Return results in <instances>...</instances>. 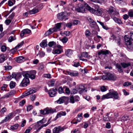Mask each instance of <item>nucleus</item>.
Instances as JSON below:
<instances>
[{
  "mask_svg": "<svg viewBox=\"0 0 133 133\" xmlns=\"http://www.w3.org/2000/svg\"><path fill=\"white\" fill-rule=\"evenodd\" d=\"M110 53L111 54V52L108 50H101L98 51V55H100L101 54L106 55Z\"/></svg>",
  "mask_w": 133,
  "mask_h": 133,
  "instance_id": "14",
  "label": "nucleus"
},
{
  "mask_svg": "<svg viewBox=\"0 0 133 133\" xmlns=\"http://www.w3.org/2000/svg\"><path fill=\"white\" fill-rule=\"evenodd\" d=\"M22 77V74L21 73H17L16 75L15 79L17 80L18 79Z\"/></svg>",
  "mask_w": 133,
  "mask_h": 133,
  "instance_id": "36",
  "label": "nucleus"
},
{
  "mask_svg": "<svg viewBox=\"0 0 133 133\" xmlns=\"http://www.w3.org/2000/svg\"><path fill=\"white\" fill-rule=\"evenodd\" d=\"M55 81L54 80H52L50 81L48 83L49 86L52 87L54 86L55 84Z\"/></svg>",
  "mask_w": 133,
  "mask_h": 133,
  "instance_id": "40",
  "label": "nucleus"
},
{
  "mask_svg": "<svg viewBox=\"0 0 133 133\" xmlns=\"http://www.w3.org/2000/svg\"><path fill=\"white\" fill-rule=\"evenodd\" d=\"M128 15L130 17H133V10H130L128 12Z\"/></svg>",
  "mask_w": 133,
  "mask_h": 133,
  "instance_id": "44",
  "label": "nucleus"
},
{
  "mask_svg": "<svg viewBox=\"0 0 133 133\" xmlns=\"http://www.w3.org/2000/svg\"><path fill=\"white\" fill-rule=\"evenodd\" d=\"M43 119L42 120L37 122V124L35 125V127H39V126L44 123L45 122H43Z\"/></svg>",
  "mask_w": 133,
  "mask_h": 133,
  "instance_id": "28",
  "label": "nucleus"
},
{
  "mask_svg": "<svg viewBox=\"0 0 133 133\" xmlns=\"http://www.w3.org/2000/svg\"><path fill=\"white\" fill-rule=\"evenodd\" d=\"M63 102L65 103V104H67L68 103L69 98L68 97H63Z\"/></svg>",
  "mask_w": 133,
  "mask_h": 133,
  "instance_id": "32",
  "label": "nucleus"
},
{
  "mask_svg": "<svg viewBox=\"0 0 133 133\" xmlns=\"http://www.w3.org/2000/svg\"><path fill=\"white\" fill-rule=\"evenodd\" d=\"M130 37L133 40V31L130 32L129 34Z\"/></svg>",
  "mask_w": 133,
  "mask_h": 133,
  "instance_id": "64",
  "label": "nucleus"
},
{
  "mask_svg": "<svg viewBox=\"0 0 133 133\" xmlns=\"http://www.w3.org/2000/svg\"><path fill=\"white\" fill-rule=\"evenodd\" d=\"M11 22V20L10 19H7L5 21V23L6 25H8Z\"/></svg>",
  "mask_w": 133,
  "mask_h": 133,
  "instance_id": "48",
  "label": "nucleus"
},
{
  "mask_svg": "<svg viewBox=\"0 0 133 133\" xmlns=\"http://www.w3.org/2000/svg\"><path fill=\"white\" fill-rule=\"evenodd\" d=\"M63 52V51L62 49H56L55 50H52V53L54 54H59Z\"/></svg>",
  "mask_w": 133,
  "mask_h": 133,
  "instance_id": "20",
  "label": "nucleus"
},
{
  "mask_svg": "<svg viewBox=\"0 0 133 133\" xmlns=\"http://www.w3.org/2000/svg\"><path fill=\"white\" fill-rule=\"evenodd\" d=\"M24 44V42L23 41H22L21 42L19 43L18 45L15 47L16 48L18 49L19 47L22 46Z\"/></svg>",
  "mask_w": 133,
  "mask_h": 133,
  "instance_id": "46",
  "label": "nucleus"
},
{
  "mask_svg": "<svg viewBox=\"0 0 133 133\" xmlns=\"http://www.w3.org/2000/svg\"><path fill=\"white\" fill-rule=\"evenodd\" d=\"M86 4L88 5V4L84 3V2L82 4L79 3L75 8V10L78 12L83 13L85 12V9L88 10V9L87 8L88 6Z\"/></svg>",
  "mask_w": 133,
  "mask_h": 133,
  "instance_id": "3",
  "label": "nucleus"
},
{
  "mask_svg": "<svg viewBox=\"0 0 133 133\" xmlns=\"http://www.w3.org/2000/svg\"><path fill=\"white\" fill-rule=\"evenodd\" d=\"M91 33L88 30H87L85 32V35L86 36L88 37L90 35Z\"/></svg>",
  "mask_w": 133,
  "mask_h": 133,
  "instance_id": "47",
  "label": "nucleus"
},
{
  "mask_svg": "<svg viewBox=\"0 0 133 133\" xmlns=\"http://www.w3.org/2000/svg\"><path fill=\"white\" fill-rule=\"evenodd\" d=\"M56 111L55 110H53L51 108H46L43 110H41L40 113L41 114L45 115L50 113H53Z\"/></svg>",
  "mask_w": 133,
  "mask_h": 133,
  "instance_id": "5",
  "label": "nucleus"
},
{
  "mask_svg": "<svg viewBox=\"0 0 133 133\" xmlns=\"http://www.w3.org/2000/svg\"><path fill=\"white\" fill-rule=\"evenodd\" d=\"M32 106L31 105H29L27 107L26 110L28 111H29L32 109Z\"/></svg>",
  "mask_w": 133,
  "mask_h": 133,
  "instance_id": "56",
  "label": "nucleus"
},
{
  "mask_svg": "<svg viewBox=\"0 0 133 133\" xmlns=\"http://www.w3.org/2000/svg\"><path fill=\"white\" fill-rule=\"evenodd\" d=\"M16 39V38L15 37V36L14 35L13 36H10L9 38L8 41L9 42H11L12 41L15 40Z\"/></svg>",
  "mask_w": 133,
  "mask_h": 133,
  "instance_id": "33",
  "label": "nucleus"
},
{
  "mask_svg": "<svg viewBox=\"0 0 133 133\" xmlns=\"http://www.w3.org/2000/svg\"><path fill=\"white\" fill-rule=\"evenodd\" d=\"M12 114L11 113H9L6 116L4 119L2 120V123L8 121L9 120H10L12 118Z\"/></svg>",
  "mask_w": 133,
  "mask_h": 133,
  "instance_id": "12",
  "label": "nucleus"
},
{
  "mask_svg": "<svg viewBox=\"0 0 133 133\" xmlns=\"http://www.w3.org/2000/svg\"><path fill=\"white\" fill-rule=\"evenodd\" d=\"M49 94L50 97H53L55 96L56 93L52 90V89H51L49 90Z\"/></svg>",
  "mask_w": 133,
  "mask_h": 133,
  "instance_id": "29",
  "label": "nucleus"
},
{
  "mask_svg": "<svg viewBox=\"0 0 133 133\" xmlns=\"http://www.w3.org/2000/svg\"><path fill=\"white\" fill-rule=\"evenodd\" d=\"M24 31L25 32L26 34H29L31 32V30L28 29H24Z\"/></svg>",
  "mask_w": 133,
  "mask_h": 133,
  "instance_id": "55",
  "label": "nucleus"
},
{
  "mask_svg": "<svg viewBox=\"0 0 133 133\" xmlns=\"http://www.w3.org/2000/svg\"><path fill=\"white\" fill-rule=\"evenodd\" d=\"M15 83L13 81H11L10 84V87L11 89L15 87Z\"/></svg>",
  "mask_w": 133,
  "mask_h": 133,
  "instance_id": "35",
  "label": "nucleus"
},
{
  "mask_svg": "<svg viewBox=\"0 0 133 133\" xmlns=\"http://www.w3.org/2000/svg\"><path fill=\"white\" fill-rule=\"evenodd\" d=\"M61 24V23H57L55 25V27L52 28L53 30H54L55 32L59 30Z\"/></svg>",
  "mask_w": 133,
  "mask_h": 133,
  "instance_id": "16",
  "label": "nucleus"
},
{
  "mask_svg": "<svg viewBox=\"0 0 133 133\" xmlns=\"http://www.w3.org/2000/svg\"><path fill=\"white\" fill-rule=\"evenodd\" d=\"M15 13L14 12H12L8 17V18L12 19L15 16Z\"/></svg>",
  "mask_w": 133,
  "mask_h": 133,
  "instance_id": "52",
  "label": "nucleus"
},
{
  "mask_svg": "<svg viewBox=\"0 0 133 133\" xmlns=\"http://www.w3.org/2000/svg\"><path fill=\"white\" fill-rule=\"evenodd\" d=\"M125 42L128 48L130 50H133V40L127 35L124 36Z\"/></svg>",
  "mask_w": 133,
  "mask_h": 133,
  "instance_id": "4",
  "label": "nucleus"
},
{
  "mask_svg": "<svg viewBox=\"0 0 133 133\" xmlns=\"http://www.w3.org/2000/svg\"><path fill=\"white\" fill-rule=\"evenodd\" d=\"M72 54V51L71 49L67 50L65 51L66 55L68 57H70Z\"/></svg>",
  "mask_w": 133,
  "mask_h": 133,
  "instance_id": "25",
  "label": "nucleus"
},
{
  "mask_svg": "<svg viewBox=\"0 0 133 133\" xmlns=\"http://www.w3.org/2000/svg\"><path fill=\"white\" fill-rule=\"evenodd\" d=\"M65 128L64 127L58 126L54 128L52 130L53 133H60L64 131Z\"/></svg>",
  "mask_w": 133,
  "mask_h": 133,
  "instance_id": "6",
  "label": "nucleus"
},
{
  "mask_svg": "<svg viewBox=\"0 0 133 133\" xmlns=\"http://www.w3.org/2000/svg\"><path fill=\"white\" fill-rule=\"evenodd\" d=\"M88 21L89 22L90 26L91 28H94L96 25V23L91 18H89Z\"/></svg>",
  "mask_w": 133,
  "mask_h": 133,
  "instance_id": "15",
  "label": "nucleus"
},
{
  "mask_svg": "<svg viewBox=\"0 0 133 133\" xmlns=\"http://www.w3.org/2000/svg\"><path fill=\"white\" fill-rule=\"evenodd\" d=\"M8 85L6 84H3V86L1 87V90H2L4 91L5 90V88L8 87Z\"/></svg>",
  "mask_w": 133,
  "mask_h": 133,
  "instance_id": "51",
  "label": "nucleus"
},
{
  "mask_svg": "<svg viewBox=\"0 0 133 133\" xmlns=\"http://www.w3.org/2000/svg\"><path fill=\"white\" fill-rule=\"evenodd\" d=\"M56 44V42L54 41L50 42H49L48 44L49 46L50 47H51L54 45H55Z\"/></svg>",
  "mask_w": 133,
  "mask_h": 133,
  "instance_id": "41",
  "label": "nucleus"
},
{
  "mask_svg": "<svg viewBox=\"0 0 133 133\" xmlns=\"http://www.w3.org/2000/svg\"><path fill=\"white\" fill-rule=\"evenodd\" d=\"M102 79L103 80H108V77L107 76V74L105 75H103L102 76Z\"/></svg>",
  "mask_w": 133,
  "mask_h": 133,
  "instance_id": "58",
  "label": "nucleus"
},
{
  "mask_svg": "<svg viewBox=\"0 0 133 133\" xmlns=\"http://www.w3.org/2000/svg\"><path fill=\"white\" fill-rule=\"evenodd\" d=\"M63 100V97H60L56 102L58 103L61 104L64 103Z\"/></svg>",
  "mask_w": 133,
  "mask_h": 133,
  "instance_id": "42",
  "label": "nucleus"
},
{
  "mask_svg": "<svg viewBox=\"0 0 133 133\" xmlns=\"http://www.w3.org/2000/svg\"><path fill=\"white\" fill-rule=\"evenodd\" d=\"M58 92L59 94H62L63 92V88L60 87L58 89Z\"/></svg>",
  "mask_w": 133,
  "mask_h": 133,
  "instance_id": "60",
  "label": "nucleus"
},
{
  "mask_svg": "<svg viewBox=\"0 0 133 133\" xmlns=\"http://www.w3.org/2000/svg\"><path fill=\"white\" fill-rule=\"evenodd\" d=\"M66 73V74L69 75L73 77L77 76L78 74V73L77 71H74L72 72L67 71Z\"/></svg>",
  "mask_w": 133,
  "mask_h": 133,
  "instance_id": "17",
  "label": "nucleus"
},
{
  "mask_svg": "<svg viewBox=\"0 0 133 133\" xmlns=\"http://www.w3.org/2000/svg\"><path fill=\"white\" fill-rule=\"evenodd\" d=\"M115 10V9L112 6H111L109 7L108 10H107V12L110 15V16L112 15V14Z\"/></svg>",
  "mask_w": 133,
  "mask_h": 133,
  "instance_id": "19",
  "label": "nucleus"
},
{
  "mask_svg": "<svg viewBox=\"0 0 133 133\" xmlns=\"http://www.w3.org/2000/svg\"><path fill=\"white\" fill-rule=\"evenodd\" d=\"M128 117L127 116H124L122 117V120L124 121H126L128 119Z\"/></svg>",
  "mask_w": 133,
  "mask_h": 133,
  "instance_id": "61",
  "label": "nucleus"
},
{
  "mask_svg": "<svg viewBox=\"0 0 133 133\" xmlns=\"http://www.w3.org/2000/svg\"><path fill=\"white\" fill-rule=\"evenodd\" d=\"M121 65L122 66V67L124 68H127L129 66H131V63L130 62H128L127 63H121Z\"/></svg>",
  "mask_w": 133,
  "mask_h": 133,
  "instance_id": "23",
  "label": "nucleus"
},
{
  "mask_svg": "<svg viewBox=\"0 0 133 133\" xmlns=\"http://www.w3.org/2000/svg\"><path fill=\"white\" fill-rule=\"evenodd\" d=\"M23 75L24 77V78L29 79L28 78L30 77L29 73H27L26 72L23 73Z\"/></svg>",
  "mask_w": 133,
  "mask_h": 133,
  "instance_id": "39",
  "label": "nucleus"
},
{
  "mask_svg": "<svg viewBox=\"0 0 133 133\" xmlns=\"http://www.w3.org/2000/svg\"><path fill=\"white\" fill-rule=\"evenodd\" d=\"M39 11L38 9H33L31 10H29L28 11V13L30 14H34L37 13Z\"/></svg>",
  "mask_w": 133,
  "mask_h": 133,
  "instance_id": "26",
  "label": "nucleus"
},
{
  "mask_svg": "<svg viewBox=\"0 0 133 133\" xmlns=\"http://www.w3.org/2000/svg\"><path fill=\"white\" fill-rule=\"evenodd\" d=\"M75 101H78L80 99L79 97L78 96H75L74 97Z\"/></svg>",
  "mask_w": 133,
  "mask_h": 133,
  "instance_id": "62",
  "label": "nucleus"
},
{
  "mask_svg": "<svg viewBox=\"0 0 133 133\" xmlns=\"http://www.w3.org/2000/svg\"><path fill=\"white\" fill-rule=\"evenodd\" d=\"M66 114V113L65 112H63L62 111H61L58 113L56 117V118L57 119L59 117H61L62 116H65Z\"/></svg>",
  "mask_w": 133,
  "mask_h": 133,
  "instance_id": "21",
  "label": "nucleus"
},
{
  "mask_svg": "<svg viewBox=\"0 0 133 133\" xmlns=\"http://www.w3.org/2000/svg\"><path fill=\"white\" fill-rule=\"evenodd\" d=\"M36 91V89L35 88H30L29 91L30 94L34 93Z\"/></svg>",
  "mask_w": 133,
  "mask_h": 133,
  "instance_id": "37",
  "label": "nucleus"
},
{
  "mask_svg": "<svg viewBox=\"0 0 133 133\" xmlns=\"http://www.w3.org/2000/svg\"><path fill=\"white\" fill-rule=\"evenodd\" d=\"M36 72L35 70H32L30 71L29 72V77L32 79H34L35 78V75Z\"/></svg>",
  "mask_w": 133,
  "mask_h": 133,
  "instance_id": "13",
  "label": "nucleus"
},
{
  "mask_svg": "<svg viewBox=\"0 0 133 133\" xmlns=\"http://www.w3.org/2000/svg\"><path fill=\"white\" fill-rule=\"evenodd\" d=\"M116 67L118 69V71L119 73H122L123 72V70L120 64L117 63L115 64Z\"/></svg>",
  "mask_w": 133,
  "mask_h": 133,
  "instance_id": "22",
  "label": "nucleus"
},
{
  "mask_svg": "<svg viewBox=\"0 0 133 133\" xmlns=\"http://www.w3.org/2000/svg\"><path fill=\"white\" fill-rule=\"evenodd\" d=\"M82 113H80L78 114L77 121L78 122H79L82 119Z\"/></svg>",
  "mask_w": 133,
  "mask_h": 133,
  "instance_id": "30",
  "label": "nucleus"
},
{
  "mask_svg": "<svg viewBox=\"0 0 133 133\" xmlns=\"http://www.w3.org/2000/svg\"><path fill=\"white\" fill-rule=\"evenodd\" d=\"M30 95V94L29 93V91L28 92H25L23 93V95L21 97L23 98L24 97Z\"/></svg>",
  "mask_w": 133,
  "mask_h": 133,
  "instance_id": "45",
  "label": "nucleus"
},
{
  "mask_svg": "<svg viewBox=\"0 0 133 133\" xmlns=\"http://www.w3.org/2000/svg\"><path fill=\"white\" fill-rule=\"evenodd\" d=\"M107 76L108 79L109 80L115 81L117 78L116 76L114 74L110 73H107Z\"/></svg>",
  "mask_w": 133,
  "mask_h": 133,
  "instance_id": "10",
  "label": "nucleus"
},
{
  "mask_svg": "<svg viewBox=\"0 0 133 133\" xmlns=\"http://www.w3.org/2000/svg\"><path fill=\"white\" fill-rule=\"evenodd\" d=\"M111 18L115 23L119 24H123L121 19L117 17H116L115 15L111 16Z\"/></svg>",
  "mask_w": 133,
  "mask_h": 133,
  "instance_id": "11",
  "label": "nucleus"
},
{
  "mask_svg": "<svg viewBox=\"0 0 133 133\" xmlns=\"http://www.w3.org/2000/svg\"><path fill=\"white\" fill-rule=\"evenodd\" d=\"M6 50V47L5 45H3L1 48V50L2 52L5 51Z\"/></svg>",
  "mask_w": 133,
  "mask_h": 133,
  "instance_id": "53",
  "label": "nucleus"
},
{
  "mask_svg": "<svg viewBox=\"0 0 133 133\" xmlns=\"http://www.w3.org/2000/svg\"><path fill=\"white\" fill-rule=\"evenodd\" d=\"M131 83L129 82H127L124 83L123 86L125 87H127L128 85H131Z\"/></svg>",
  "mask_w": 133,
  "mask_h": 133,
  "instance_id": "49",
  "label": "nucleus"
},
{
  "mask_svg": "<svg viewBox=\"0 0 133 133\" xmlns=\"http://www.w3.org/2000/svg\"><path fill=\"white\" fill-rule=\"evenodd\" d=\"M5 70H9L12 68L11 66L10 65H6L4 66Z\"/></svg>",
  "mask_w": 133,
  "mask_h": 133,
  "instance_id": "43",
  "label": "nucleus"
},
{
  "mask_svg": "<svg viewBox=\"0 0 133 133\" xmlns=\"http://www.w3.org/2000/svg\"><path fill=\"white\" fill-rule=\"evenodd\" d=\"M66 15L67 14L66 12H63L57 14V18L60 20H63L64 19V20H66V19H68L66 18Z\"/></svg>",
  "mask_w": 133,
  "mask_h": 133,
  "instance_id": "7",
  "label": "nucleus"
},
{
  "mask_svg": "<svg viewBox=\"0 0 133 133\" xmlns=\"http://www.w3.org/2000/svg\"><path fill=\"white\" fill-rule=\"evenodd\" d=\"M86 5L88 6L87 8L88 10L91 13L98 16H100L102 14V11L99 8L98 5H95L94 9L93 8H91L88 5L86 4Z\"/></svg>",
  "mask_w": 133,
  "mask_h": 133,
  "instance_id": "2",
  "label": "nucleus"
},
{
  "mask_svg": "<svg viewBox=\"0 0 133 133\" xmlns=\"http://www.w3.org/2000/svg\"><path fill=\"white\" fill-rule=\"evenodd\" d=\"M68 39L66 37H64L62 39V41L63 43H65L67 41Z\"/></svg>",
  "mask_w": 133,
  "mask_h": 133,
  "instance_id": "59",
  "label": "nucleus"
},
{
  "mask_svg": "<svg viewBox=\"0 0 133 133\" xmlns=\"http://www.w3.org/2000/svg\"><path fill=\"white\" fill-rule=\"evenodd\" d=\"M101 90L102 92L106 91L107 90V89L104 86H103L101 88Z\"/></svg>",
  "mask_w": 133,
  "mask_h": 133,
  "instance_id": "57",
  "label": "nucleus"
},
{
  "mask_svg": "<svg viewBox=\"0 0 133 133\" xmlns=\"http://www.w3.org/2000/svg\"><path fill=\"white\" fill-rule=\"evenodd\" d=\"M15 0H9L8 1V4L10 6L13 5L15 3Z\"/></svg>",
  "mask_w": 133,
  "mask_h": 133,
  "instance_id": "31",
  "label": "nucleus"
},
{
  "mask_svg": "<svg viewBox=\"0 0 133 133\" xmlns=\"http://www.w3.org/2000/svg\"><path fill=\"white\" fill-rule=\"evenodd\" d=\"M7 55L5 54L0 55V59L2 63L6 59H7Z\"/></svg>",
  "mask_w": 133,
  "mask_h": 133,
  "instance_id": "18",
  "label": "nucleus"
},
{
  "mask_svg": "<svg viewBox=\"0 0 133 133\" xmlns=\"http://www.w3.org/2000/svg\"><path fill=\"white\" fill-rule=\"evenodd\" d=\"M31 130V128L29 127L28 129L26 130L24 133H29Z\"/></svg>",
  "mask_w": 133,
  "mask_h": 133,
  "instance_id": "63",
  "label": "nucleus"
},
{
  "mask_svg": "<svg viewBox=\"0 0 133 133\" xmlns=\"http://www.w3.org/2000/svg\"><path fill=\"white\" fill-rule=\"evenodd\" d=\"M40 46L42 48L46 46L47 45V41L46 39L43 40L40 43Z\"/></svg>",
  "mask_w": 133,
  "mask_h": 133,
  "instance_id": "24",
  "label": "nucleus"
},
{
  "mask_svg": "<svg viewBox=\"0 0 133 133\" xmlns=\"http://www.w3.org/2000/svg\"><path fill=\"white\" fill-rule=\"evenodd\" d=\"M29 83V79L24 78L19 85L22 87H25L27 86Z\"/></svg>",
  "mask_w": 133,
  "mask_h": 133,
  "instance_id": "9",
  "label": "nucleus"
},
{
  "mask_svg": "<svg viewBox=\"0 0 133 133\" xmlns=\"http://www.w3.org/2000/svg\"><path fill=\"white\" fill-rule=\"evenodd\" d=\"M70 102L72 103H74L75 102V99L73 96H71L70 97Z\"/></svg>",
  "mask_w": 133,
  "mask_h": 133,
  "instance_id": "50",
  "label": "nucleus"
},
{
  "mask_svg": "<svg viewBox=\"0 0 133 133\" xmlns=\"http://www.w3.org/2000/svg\"><path fill=\"white\" fill-rule=\"evenodd\" d=\"M24 59V58L22 56H20L16 59V61L18 63L21 62V61H22L23 59Z\"/></svg>",
  "mask_w": 133,
  "mask_h": 133,
  "instance_id": "38",
  "label": "nucleus"
},
{
  "mask_svg": "<svg viewBox=\"0 0 133 133\" xmlns=\"http://www.w3.org/2000/svg\"><path fill=\"white\" fill-rule=\"evenodd\" d=\"M54 30L52 28H50L45 32V35L46 36H48L55 32Z\"/></svg>",
  "mask_w": 133,
  "mask_h": 133,
  "instance_id": "27",
  "label": "nucleus"
},
{
  "mask_svg": "<svg viewBox=\"0 0 133 133\" xmlns=\"http://www.w3.org/2000/svg\"><path fill=\"white\" fill-rule=\"evenodd\" d=\"M6 111V109L5 107H4L1 110V114H3Z\"/></svg>",
  "mask_w": 133,
  "mask_h": 133,
  "instance_id": "54",
  "label": "nucleus"
},
{
  "mask_svg": "<svg viewBox=\"0 0 133 133\" xmlns=\"http://www.w3.org/2000/svg\"><path fill=\"white\" fill-rule=\"evenodd\" d=\"M113 97L115 99H118L119 98L118 94L117 92L113 90H110L109 93L103 95L101 99L103 100L105 99L112 98Z\"/></svg>",
  "mask_w": 133,
  "mask_h": 133,
  "instance_id": "1",
  "label": "nucleus"
},
{
  "mask_svg": "<svg viewBox=\"0 0 133 133\" xmlns=\"http://www.w3.org/2000/svg\"><path fill=\"white\" fill-rule=\"evenodd\" d=\"M19 126V125L18 124H16L13 125L11 126L10 128L11 129L14 130L17 129Z\"/></svg>",
  "mask_w": 133,
  "mask_h": 133,
  "instance_id": "34",
  "label": "nucleus"
},
{
  "mask_svg": "<svg viewBox=\"0 0 133 133\" xmlns=\"http://www.w3.org/2000/svg\"><path fill=\"white\" fill-rule=\"evenodd\" d=\"M89 57V55H88L87 52H83L81 55H79L78 57L80 60H82L83 61H87V59H84L82 58L83 57H84L85 58H88Z\"/></svg>",
  "mask_w": 133,
  "mask_h": 133,
  "instance_id": "8",
  "label": "nucleus"
}]
</instances>
